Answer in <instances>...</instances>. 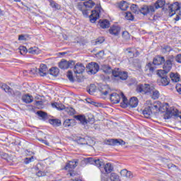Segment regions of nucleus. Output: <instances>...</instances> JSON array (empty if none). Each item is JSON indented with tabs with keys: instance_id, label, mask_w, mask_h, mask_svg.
Masks as SVG:
<instances>
[{
	"instance_id": "47",
	"label": "nucleus",
	"mask_w": 181,
	"mask_h": 181,
	"mask_svg": "<svg viewBox=\"0 0 181 181\" xmlns=\"http://www.w3.org/2000/svg\"><path fill=\"white\" fill-rule=\"evenodd\" d=\"M35 158L33 156H31L30 158H25V159L24 160V163H25V165H28V163H30V162H33Z\"/></svg>"
},
{
	"instance_id": "54",
	"label": "nucleus",
	"mask_w": 181,
	"mask_h": 181,
	"mask_svg": "<svg viewBox=\"0 0 181 181\" xmlns=\"http://www.w3.org/2000/svg\"><path fill=\"white\" fill-rule=\"evenodd\" d=\"M84 6H86L84 5V2L83 3H78V5H77V8L79 11H83V8H84Z\"/></svg>"
},
{
	"instance_id": "12",
	"label": "nucleus",
	"mask_w": 181,
	"mask_h": 181,
	"mask_svg": "<svg viewBox=\"0 0 181 181\" xmlns=\"http://www.w3.org/2000/svg\"><path fill=\"white\" fill-rule=\"evenodd\" d=\"M142 15H148V13H153L155 12V6H143L140 9Z\"/></svg>"
},
{
	"instance_id": "42",
	"label": "nucleus",
	"mask_w": 181,
	"mask_h": 181,
	"mask_svg": "<svg viewBox=\"0 0 181 181\" xmlns=\"http://www.w3.org/2000/svg\"><path fill=\"white\" fill-rule=\"evenodd\" d=\"M94 116L93 115H89L88 117H86L87 124H94Z\"/></svg>"
},
{
	"instance_id": "10",
	"label": "nucleus",
	"mask_w": 181,
	"mask_h": 181,
	"mask_svg": "<svg viewBox=\"0 0 181 181\" xmlns=\"http://www.w3.org/2000/svg\"><path fill=\"white\" fill-rule=\"evenodd\" d=\"M86 69L88 70V73H90V74H95L98 73V70H100V66H98V64L95 62H91L88 64Z\"/></svg>"
},
{
	"instance_id": "7",
	"label": "nucleus",
	"mask_w": 181,
	"mask_h": 181,
	"mask_svg": "<svg viewBox=\"0 0 181 181\" xmlns=\"http://www.w3.org/2000/svg\"><path fill=\"white\" fill-rule=\"evenodd\" d=\"M74 64H76V62L74 61H66V59H62L59 63V69L66 70L67 69H73L74 67Z\"/></svg>"
},
{
	"instance_id": "39",
	"label": "nucleus",
	"mask_w": 181,
	"mask_h": 181,
	"mask_svg": "<svg viewBox=\"0 0 181 181\" xmlns=\"http://www.w3.org/2000/svg\"><path fill=\"white\" fill-rule=\"evenodd\" d=\"M105 144L115 146V145H117V141H115V139H107L105 141Z\"/></svg>"
},
{
	"instance_id": "22",
	"label": "nucleus",
	"mask_w": 181,
	"mask_h": 181,
	"mask_svg": "<svg viewBox=\"0 0 181 181\" xmlns=\"http://www.w3.org/2000/svg\"><path fill=\"white\" fill-rule=\"evenodd\" d=\"M75 122L76 120H74V119H68L64 122L63 125L65 128H69L70 127H74V125H75Z\"/></svg>"
},
{
	"instance_id": "45",
	"label": "nucleus",
	"mask_w": 181,
	"mask_h": 181,
	"mask_svg": "<svg viewBox=\"0 0 181 181\" xmlns=\"http://www.w3.org/2000/svg\"><path fill=\"white\" fill-rule=\"evenodd\" d=\"M86 145H88L89 146H91L94 145V141L91 139V138L90 137H86Z\"/></svg>"
},
{
	"instance_id": "55",
	"label": "nucleus",
	"mask_w": 181,
	"mask_h": 181,
	"mask_svg": "<svg viewBox=\"0 0 181 181\" xmlns=\"http://www.w3.org/2000/svg\"><path fill=\"white\" fill-rule=\"evenodd\" d=\"M100 77L103 81H108L110 80V76H108L101 75Z\"/></svg>"
},
{
	"instance_id": "11",
	"label": "nucleus",
	"mask_w": 181,
	"mask_h": 181,
	"mask_svg": "<svg viewBox=\"0 0 181 181\" xmlns=\"http://www.w3.org/2000/svg\"><path fill=\"white\" fill-rule=\"evenodd\" d=\"M124 93L121 92L120 94L117 93H113L110 95V100L112 104H118L119 101H121V98H122V95Z\"/></svg>"
},
{
	"instance_id": "8",
	"label": "nucleus",
	"mask_w": 181,
	"mask_h": 181,
	"mask_svg": "<svg viewBox=\"0 0 181 181\" xmlns=\"http://www.w3.org/2000/svg\"><path fill=\"white\" fill-rule=\"evenodd\" d=\"M166 113L164 115L165 119H170L173 117H177L179 114V110L173 107L169 108H166Z\"/></svg>"
},
{
	"instance_id": "46",
	"label": "nucleus",
	"mask_w": 181,
	"mask_h": 181,
	"mask_svg": "<svg viewBox=\"0 0 181 181\" xmlns=\"http://www.w3.org/2000/svg\"><path fill=\"white\" fill-rule=\"evenodd\" d=\"M172 52V47L169 45H166L163 48V53H168Z\"/></svg>"
},
{
	"instance_id": "49",
	"label": "nucleus",
	"mask_w": 181,
	"mask_h": 181,
	"mask_svg": "<svg viewBox=\"0 0 181 181\" xmlns=\"http://www.w3.org/2000/svg\"><path fill=\"white\" fill-rule=\"evenodd\" d=\"M122 37L124 38L126 40H128V39L130 38L129 33L127 31H124L122 35Z\"/></svg>"
},
{
	"instance_id": "15",
	"label": "nucleus",
	"mask_w": 181,
	"mask_h": 181,
	"mask_svg": "<svg viewBox=\"0 0 181 181\" xmlns=\"http://www.w3.org/2000/svg\"><path fill=\"white\" fill-rule=\"evenodd\" d=\"M157 83L158 86H163L165 87V86H169V83H170V80L169 79V78H168V76H165L163 78H159L157 80Z\"/></svg>"
},
{
	"instance_id": "58",
	"label": "nucleus",
	"mask_w": 181,
	"mask_h": 181,
	"mask_svg": "<svg viewBox=\"0 0 181 181\" xmlns=\"http://www.w3.org/2000/svg\"><path fill=\"white\" fill-rule=\"evenodd\" d=\"M69 115H74L76 114V110L73 107H70L69 110Z\"/></svg>"
},
{
	"instance_id": "4",
	"label": "nucleus",
	"mask_w": 181,
	"mask_h": 181,
	"mask_svg": "<svg viewBox=\"0 0 181 181\" xmlns=\"http://www.w3.org/2000/svg\"><path fill=\"white\" fill-rule=\"evenodd\" d=\"M180 9L181 6L179 2H175L174 4L168 6V8H163V11L170 13V16H173V15H175L177 11H180Z\"/></svg>"
},
{
	"instance_id": "57",
	"label": "nucleus",
	"mask_w": 181,
	"mask_h": 181,
	"mask_svg": "<svg viewBox=\"0 0 181 181\" xmlns=\"http://www.w3.org/2000/svg\"><path fill=\"white\" fill-rule=\"evenodd\" d=\"M128 170H127V169H124V170H122L121 171H120V175H121V176H122L123 177H125V176H127V172Z\"/></svg>"
},
{
	"instance_id": "48",
	"label": "nucleus",
	"mask_w": 181,
	"mask_h": 181,
	"mask_svg": "<svg viewBox=\"0 0 181 181\" xmlns=\"http://www.w3.org/2000/svg\"><path fill=\"white\" fill-rule=\"evenodd\" d=\"M52 107H55L57 110H64V105H61L60 107V105L57 104V103H53Z\"/></svg>"
},
{
	"instance_id": "30",
	"label": "nucleus",
	"mask_w": 181,
	"mask_h": 181,
	"mask_svg": "<svg viewBox=\"0 0 181 181\" xmlns=\"http://www.w3.org/2000/svg\"><path fill=\"white\" fill-rule=\"evenodd\" d=\"M119 9H121V11H127L128 8H129V6L128 5V3H127V1H123L119 3Z\"/></svg>"
},
{
	"instance_id": "53",
	"label": "nucleus",
	"mask_w": 181,
	"mask_h": 181,
	"mask_svg": "<svg viewBox=\"0 0 181 181\" xmlns=\"http://www.w3.org/2000/svg\"><path fill=\"white\" fill-rule=\"evenodd\" d=\"M116 141V145H125V141L122 139H115Z\"/></svg>"
},
{
	"instance_id": "24",
	"label": "nucleus",
	"mask_w": 181,
	"mask_h": 181,
	"mask_svg": "<svg viewBox=\"0 0 181 181\" xmlns=\"http://www.w3.org/2000/svg\"><path fill=\"white\" fill-rule=\"evenodd\" d=\"M166 4V1L165 0H158L155 4H154V8L156 9H159L160 8H163L165 6V4Z\"/></svg>"
},
{
	"instance_id": "29",
	"label": "nucleus",
	"mask_w": 181,
	"mask_h": 181,
	"mask_svg": "<svg viewBox=\"0 0 181 181\" xmlns=\"http://www.w3.org/2000/svg\"><path fill=\"white\" fill-rule=\"evenodd\" d=\"M37 115H38V117H40V118L43 120V121H46V119H47V113L46 112H43L42 110H38L36 112Z\"/></svg>"
},
{
	"instance_id": "23",
	"label": "nucleus",
	"mask_w": 181,
	"mask_h": 181,
	"mask_svg": "<svg viewBox=\"0 0 181 181\" xmlns=\"http://www.w3.org/2000/svg\"><path fill=\"white\" fill-rule=\"evenodd\" d=\"M100 92L102 95H108V94L111 93V89H110L107 86H103L100 89Z\"/></svg>"
},
{
	"instance_id": "13",
	"label": "nucleus",
	"mask_w": 181,
	"mask_h": 181,
	"mask_svg": "<svg viewBox=\"0 0 181 181\" xmlns=\"http://www.w3.org/2000/svg\"><path fill=\"white\" fill-rule=\"evenodd\" d=\"M74 71L75 74H83L84 70H86V66L81 63H77L74 66Z\"/></svg>"
},
{
	"instance_id": "63",
	"label": "nucleus",
	"mask_w": 181,
	"mask_h": 181,
	"mask_svg": "<svg viewBox=\"0 0 181 181\" xmlns=\"http://www.w3.org/2000/svg\"><path fill=\"white\" fill-rule=\"evenodd\" d=\"M104 42V37H100L96 40L97 44H101Z\"/></svg>"
},
{
	"instance_id": "41",
	"label": "nucleus",
	"mask_w": 181,
	"mask_h": 181,
	"mask_svg": "<svg viewBox=\"0 0 181 181\" xmlns=\"http://www.w3.org/2000/svg\"><path fill=\"white\" fill-rule=\"evenodd\" d=\"M35 169L36 170H38L36 173L37 176H38V177H42V176H46V173L43 172L40 170H39V165H37Z\"/></svg>"
},
{
	"instance_id": "61",
	"label": "nucleus",
	"mask_w": 181,
	"mask_h": 181,
	"mask_svg": "<svg viewBox=\"0 0 181 181\" xmlns=\"http://www.w3.org/2000/svg\"><path fill=\"white\" fill-rule=\"evenodd\" d=\"M38 141H40V142H42V144H44L45 145H47V146H49V143L47 142V140H44L42 139H38Z\"/></svg>"
},
{
	"instance_id": "21",
	"label": "nucleus",
	"mask_w": 181,
	"mask_h": 181,
	"mask_svg": "<svg viewBox=\"0 0 181 181\" xmlns=\"http://www.w3.org/2000/svg\"><path fill=\"white\" fill-rule=\"evenodd\" d=\"M47 71V66L46 64H42L39 69L40 76L42 77H45L46 76Z\"/></svg>"
},
{
	"instance_id": "51",
	"label": "nucleus",
	"mask_w": 181,
	"mask_h": 181,
	"mask_svg": "<svg viewBox=\"0 0 181 181\" xmlns=\"http://www.w3.org/2000/svg\"><path fill=\"white\" fill-rule=\"evenodd\" d=\"M131 9L134 13H138V6L136 4H132Z\"/></svg>"
},
{
	"instance_id": "25",
	"label": "nucleus",
	"mask_w": 181,
	"mask_h": 181,
	"mask_svg": "<svg viewBox=\"0 0 181 181\" xmlns=\"http://www.w3.org/2000/svg\"><path fill=\"white\" fill-rule=\"evenodd\" d=\"M48 2H49L50 6L53 9H54V11H59V9H60L62 8L59 4L56 3V1H54V0H48Z\"/></svg>"
},
{
	"instance_id": "14",
	"label": "nucleus",
	"mask_w": 181,
	"mask_h": 181,
	"mask_svg": "<svg viewBox=\"0 0 181 181\" xmlns=\"http://www.w3.org/2000/svg\"><path fill=\"white\" fill-rule=\"evenodd\" d=\"M165 63V57L160 55H157L153 60V64L155 66H160Z\"/></svg>"
},
{
	"instance_id": "50",
	"label": "nucleus",
	"mask_w": 181,
	"mask_h": 181,
	"mask_svg": "<svg viewBox=\"0 0 181 181\" xmlns=\"http://www.w3.org/2000/svg\"><path fill=\"white\" fill-rule=\"evenodd\" d=\"M67 77L69 81H74V78L73 77V72H71V71H68Z\"/></svg>"
},
{
	"instance_id": "16",
	"label": "nucleus",
	"mask_w": 181,
	"mask_h": 181,
	"mask_svg": "<svg viewBox=\"0 0 181 181\" xmlns=\"http://www.w3.org/2000/svg\"><path fill=\"white\" fill-rule=\"evenodd\" d=\"M91 23H95V21L100 18V13L95 10L91 11V14L89 16Z\"/></svg>"
},
{
	"instance_id": "56",
	"label": "nucleus",
	"mask_w": 181,
	"mask_h": 181,
	"mask_svg": "<svg viewBox=\"0 0 181 181\" xmlns=\"http://www.w3.org/2000/svg\"><path fill=\"white\" fill-rule=\"evenodd\" d=\"M125 177H127L128 179H131L133 177V175H132V173H131V171H128L126 173V176Z\"/></svg>"
},
{
	"instance_id": "35",
	"label": "nucleus",
	"mask_w": 181,
	"mask_h": 181,
	"mask_svg": "<svg viewBox=\"0 0 181 181\" xmlns=\"http://www.w3.org/2000/svg\"><path fill=\"white\" fill-rule=\"evenodd\" d=\"M100 26L103 29H107L110 26V21L108 20H103L100 23Z\"/></svg>"
},
{
	"instance_id": "60",
	"label": "nucleus",
	"mask_w": 181,
	"mask_h": 181,
	"mask_svg": "<svg viewBox=\"0 0 181 181\" xmlns=\"http://www.w3.org/2000/svg\"><path fill=\"white\" fill-rule=\"evenodd\" d=\"M0 156L3 158V159H6L8 158V153H4V152H0Z\"/></svg>"
},
{
	"instance_id": "64",
	"label": "nucleus",
	"mask_w": 181,
	"mask_h": 181,
	"mask_svg": "<svg viewBox=\"0 0 181 181\" xmlns=\"http://www.w3.org/2000/svg\"><path fill=\"white\" fill-rule=\"evenodd\" d=\"M177 93H179L180 94H181V84H177L175 87Z\"/></svg>"
},
{
	"instance_id": "34",
	"label": "nucleus",
	"mask_w": 181,
	"mask_h": 181,
	"mask_svg": "<svg viewBox=\"0 0 181 181\" xmlns=\"http://www.w3.org/2000/svg\"><path fill=\"white\" fill-rule=\"evenodd\" d=\"M148 70L150 73H153L155 71V67H153V64H152V62H148L146 65V71H148Z\"/></svg>"
},
{
	"instance_id": "6",
	"label": "nucleus",
	"mask_w": 181,
	"mask_h": 181,
	"mask_svg": "<svg viewBox=\"0 0 181 181\" xmlns=\"http://www.w3.org/2000/svg\"><path fill=\"white\" fill-rule=\"evenodd\" d=\"M152 86L148 83L139 84L136 87L137 93H141V94H149Z\"/></svg>"
},
{
	"instance_id": "3",
	"label": "nucleus",
	"mask_w": 181,
	"mask_h": 181,
	"mask_svg": "<svg viewBox=\"0 0 181 181\" xmlns=\"http://www.w3.org/2000/svg\"><path fill=\"white\" fill-rule=\"evenodd\" d=\"M122 102L121 103V107L122 108H127V107H131L132 108H135L138 107V98L136 97H132L130 98L129 101L128 102V99H127V97L124 93H122Z\"/></svg>"
},
{
	"instance_id": "26",
	"label": "nucleus",
	"mask_w": 181,
	"mask_h": 181,
	"mask_svg": "<svg viewBox=\"0 0 181 181\" xmlns=\"http://www.w3.org/2000/svg\"><path fill=\"white\" fill-rule=\"evenodd\" d=\"M23 101L26 104H30V103H33V97L29 95H25L22 98Z\"/></svg>"
},
{
	"instance_id": "1",
	"label": "nucleus",
	"mask_w": 181,
	"mask_h": 181,
	"mask_svg": "<svg viewBox=\"0 0 181 181\" xmlns=\"http://www.w3.org/2000/svg\"><path fill=\"white\" fill-rule=\"evenodd\" d=\"M146 104L148 105L146 107L142 114L145 118H151V116L153 114H158L160 111V103L159 101H155L152 103L151 100H147Z\"/></svg>"
},
{
	"instance_id": "18",
	"label": "nucleus",
	"mask_w": 181,
	"mask_h": 181,
	"mask_svg": "<svg viewBox=\"0 0 181 181\" xmlns=\"http://www.w3.org/2000/svg\"><path fill=\"white\" fill-rule=\"evenodd\" d=\"M119 32H121V28L119 26L113 25L109 30V33H110V35H114V36H118Z\"/></svg>"
},
{
	"instance_id": "38",
	"label": "nucleus",
	"mask_w": 181,
	"mask_h": 181,
	"mask_svg": "<svg viewBox=\"0 0 181 181\" xmlns=\"http://www.w3.org/2000/svg\"><path fill=\"white\" fill-rule=\"evenodd\" d=\"M110 180L112 181H121V179H119V175L115 173H112L110 174Z\"/></svg>"
},
{
	"instance_id": "33",
	"label": "nucleus",
	"mask_w": 181,
	"mask_h": 181,
	"mask_svg": "<svg viewBox=\"0 0 181 181\" xmlns=\"http://www.w3.org/2000/svg\"><path fill=\"white\" fill-rule=\"evenodd\" d=\"M49 74H51V76H54L55 77L59 76V68L54 66L49 69Z\"/></svg>"
},
{
	"instance_id": "43",
	"label": "nucleus",
	"mask_w": 181,
	"mask_h": 181,
	"mask_svg": "<svg viewBox=\"0 0 181 181\" xmlns=\"http://www.w3.org/2000/svg\"><path fill=\"white\" fill-rule=\"evenodd\" d=\"M95 165L98 168H101L102 166H104V162H103L100 159H95Z\"/></svg>"
},
{
	"instance_id": "28",
	"label": "nucleus",
	"mask_w": 181,
	"mask_h": 181,
	"mask_svg": "<svg viewBox=\"0 0 181 181\" xmlns=\"http://www.w3.org/2000/svg\"><path fill=\"white\" fill-rule=\"evenodd\" d=\"M49 122L54 127H60L62 125V120L59 119H51L49 120Z\"/></svg>"
},
{
	"instance_id": "19",
	"label": "nucleus",
	"mask_w": 181,
	"mask_h": 181,
	"mask_svg": "<svg viewBox=\"0 0 181 181\" xmlns=\"http://www.w3.org/2000/svg\"><path fill=\"white\" fill-rule=\"evenodd\" d=\"M148 94H152L151 98L153 100H158V98H159V91L155 89L153 86H151V89H150Z\"/></svg>"
},
{
	"instance_id": "27",
	"label": "nucleus",
	"mask_w": 181,
	"mask_h": 181,
	"mask_svg": "<svg viewBox=\"0 0 181 181\" xmlns=\"http://www.w3.org/2000/svg\"><path fill=\"white\" fill-rule=\"evenodd\" d=\"M168 73L169 72L165 69H159L157 71V75L158 76V77H160L159 78L168 77Z\"/></svg>"
},
{
	"instance_id": "32",
	"label": "nucleus",
	"mask_w": 181,
	"mask_h": 181,
	"mask_svg": "<svg viewBox=\"0 0 181 181\" xmlns=\"http://www.w3.org/2000/svg\"><path fill=\"white\" fill-rule=\"evenodd\" d=\"M104 169L106 173H111L112 171L114 170V167H112V165H111V163H108L105 165Z\"/></svg>"
},
{
	"instance_id": "17",
	"label": "nucleus",
	"mask_w": 181,
	"mask_h": 181,
	"mask_svg": "<svg viewBox=\"0 0 181 181\" xmlns=\"http://www.w3.org/2000/svg\"><path fill=\"white\" fill-rule=\"evenodd\" d=\"M77 163H78V160H74L72 161H69L66 163L64 167L65 170H69V169H74L77 166Z\"/></svg>"
},
{
	"instance_id": "20",
	"label": "nucleus",
	"mask_w": 181,
	"mask_h": 181,
	"mask_svg": "<svg viewBox=\"0 0 181 181\" xmlns=\"http://www.w3.org/2000/svg\"><path fill=\"white\" fill-rule=\"evenodd\" d=\"M75 119H77V121H80L81 123H82L83 125L87 124V117H86L83 115H75L74 116Z\"/></svg>"
},
{
	"instance_id": "31",
	"label": "nucleus",
	"mask_w": 181,
	"mask_h": 181,
	"mask_svg": "<svg viewBox=\"0 0 181 181\" xmlns=\"http://www.w3.org/2000/svg\"><path fill=\"white\" fill-rule=\"evenodd\" d=\"M170 77L173 83H177V81H180V76L178 75V74L171 73L170 74Z\"/></svg>"
},
{
	"instance_id": "52",
	"label": "nucleus",
	"mask_w": 181,
	"mask_h": 181,
	"mask_svg": "<svg viewBox=\"0 0 181 181\" xmlns=\"http://www.w3.org/2000/svg\"><path fill=\"white\" fill-rule=\"evenodd\" d=\"M37 52V49H36V47L33 48L31 47L28 49V52L30 53L31 54H36Z\"/></svg>"
},
{
	"instance_id": "36",
	"label": "nucleus",
	"mask_w": 181,
	"mask_h": 181,
	"mask_svg": "<svg viewBox=\"0 0 181 181\" xmlns=\"http://www.w3.org/2000/svg\"><path fill=\"white\" fill-rule=\"evenodd\" d=\"M83 3H84V5H85V8H91L93 6H95V3H94V1H93V0H88V1H85Z\"/></svg>"
},
{
	"instance_id": "62",
	"label": "nucleus",
	"mask_w": 181,
	"mask_h": 181,
	"mask_svg": "<svg viewBox=\"0 0 181 181\" xmlns=\"http://www.w3.org/2000/svg\"><path fill=\"white\" fill-rule=\"evenodd\" d=\"M175 60L177 63H181V54L176 56Z\"/></svg>"
},
{
	"instance_id": "2",
	"label": "nucleus",
	"mask_w": 181,
	"mask_h": 181,
	"mask_svg": "<svg viewBox=\"0 0 181 181\" xmlns=\"http://www.w3.org/2000/svg\"><path fill=\"white\" fill-rule=\"evenodd\" d=\"M102 70L104 71V73H106L107 74H110V73H112V76L115 77L116 80H122V81L127 80L128 78V72L127 71H119V69H115L112 70L111 66L108 65L103 64L102 65Z\"/></svg>"
},
{
	"instance_id": "37",
	"label": "nucleus",
	"mask_w": 181,
	"mask_h": 181,
	"mask_svg": "<svg viewBox=\"0 0 181 181\" xmlns=\"http://www.w3.org/2000/svg\"><path fill=\"white\" fill-rule=\"evenodd\" d=\"M87 141V137H77L76 142L80 145H86V142Z\"/></svg>"
},
{
	"instance_id": "40",
	"label": "nucleus",
	"mask_w": 181,
	"mask_h": 181,
	"mask_svg": "<svg viewBox=\"0 0 181 181\" xmlns=\"http://www.w3.org/2000/svg\"><path fill=\"white\" fill-rule=\"evenodd\" d=\"M85 163H90V165H95V158H84Z\"/></svg>"
},
{
	"instance_id": "44",
	"label": "nucleus",
	"mask_w": 181,
	"mask_h": 181,
	"mask_svg": "<svg viewBox=\"0 0 181 181\" xmlns=\"http://www.w3.org/2000/svg\"><path fill=\"white\" fill-rule=\"evenodd\" d=\"M125 19H127V21H134V15H132V13H126Z\"/></svg>"
},
{
	"instance_id": "9",
	"label": "nucleus",
	"mask_w": 181,
	"mask_h": 181,
	"mask_svg": "<svg viewBox=\"0 0 181 181\" xmlns=\"http://www.w3.org/2000/svg\"><path fill=\"white\" fill-rule=\"evenodd\" d=\"M175 59V57L171 55L168 57V59L165 61L163 64V69L166 71H170L172 70V66H173V60Z\"/></svg>"
},
{
	"instance_id": "59",
	"label": "nucleus",
	"mask_w": 181,
	"mask_h": 181,
	"mask_svg": "<svg viewBox=\"0 0 181 181\" xmlns=\"http://www.w3.org/2000/svg\"><path fill=\"white\" fill-rule=\"evenodd\" d=\"M20 52L21 53H26V52H28V49L26 48V47L23 46L20 47Z\"/></svg>"
},
{
	"instance_id": "5",
	"label": "nucleus",
	"mask_w": 181,
	"mask_h": 181,
	"mask_svg": "<svg viewBox=\"0 0 181 181\" xmlns=\"http://www.w3.org/2000/svg\"><path fill=\"white\" fill-rule=\"evenodd\" d=\"M0 88L4 90V91L8 94V95H21L20 91L15 92L14 90L9 87V86L6 85V83H0Z\"/></svg>"
}]
</instances>
